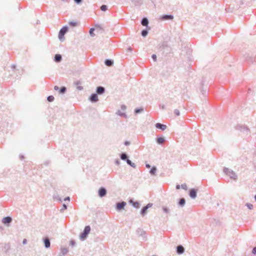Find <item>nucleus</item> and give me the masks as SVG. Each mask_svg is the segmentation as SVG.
<instances>
[{
    "label": "nucleus",
    "mask_w": 256,
    "mask_h": 256,
    "mask_svg": "<svg viewBox=\"0 0 256 256\" xmlns=\"http://www.w3.org/2000/svg\"><path fill=\"white\" fill-rule=\"evenodd\" d=\"M160 19L162 20H172L174 19V16L172 14H164L160 16Z\"/></svg>",
    "instance_id": "7"
},
{
    "label": "nucleus",
    "mask_w": 256,
    "mask_h": 256,
    "mask_svg": "<svg viewBox=\"0 0 256 256\" xmlns=\"http://www.w3.org/2000/svg\"><path fill=\"white\" fill-rule=\"evenodd\" d=\"M108 9V6L106 5L103 4L100 6V10L102 11H106Z\"/></svg>",
    "instance_id": "34"
},
{
    "label": "nucleus",
    "mask_w": 256,
    "mask_h": 256,
    "mask_svg": "<svg viewBox=\"0 0 256 256\" xmlns=\"http://www.w3.org/2000/svg\"><path fill=\"white\" fill-rule=\"evenodd\" d=\"M186 204V200L184 198H181L178 202V204L180 207H183Z\"/></svg>",
    "instance_id": "22"
},
{
    "label": "nucleus",
    "mask_w": 256,
    "mask_h": 256,
    "mask_svg": "<svg viewBox=\"0 0 256 256\" xmlns=\"http://www.w3.org/2000/svg\"><path fill=\"white\" fill-rule=\"evenodd\" d=\"M94 28H91L90 30V34L91 36H94Z\"/></svg>",
    "instance_id": "38"
},
{
    "label": "nucleus",
    "mask_w": 256,
    "mask_h": 256,
    "mask_svg": "<svg viewBox=\"0 0 256 256\" xmlns=\"http://www.w3.org/2000/svg\"><path fill=\"white\" fill-rule=\"evenodd\" d=\"M64 201H66V200H68V201L70 202V198L69 196H67V197H66V198L64 199Z\"/></svg>",
    "instance_id": "47"
},
{
    "label": "nucleus",
    "mask_w": 256,
    "mask_h": 256,
    "mask_svg": "<svg viewBox=\"0 0 256 256\" xmlns=\"http://www.w3.org/2000/svg\"><path fill=\"white\" fill-rule=\"evenodd\" d=\"M130 144V142L128 141H126V142H124V144H125L126 146H128V145H129Z\"/></svg>",
    "instance_id": "50"
},
{
    "label": "nucleus",
    "mask_w": 256,
    "mask_h": 256,
    "mask_svg": "<svg viewBox=\"0 0 256 256\" xmlns=\"http://www.w3.org/2000/svg\"><path fill=\"white\" fill-rule=\"evenodd\" d=\"M146 166L148 168H150V166L149 164H146Z\"/></svg>",
    "instance_id": "55"
},
{
    "label": "nucleus",
    "mask_w": 256,
    "mask_h": 256,
    "mask_svg": "<svg viewBox=\"0 0 256 256\" xmlns=\"http://www.w3.org/2000/svg\"><path fill=\"white\" fill-rule=\"evenodd\" d=\"M26 243H27V240H26V239L24 238V239L23 240V241H22V244H26Z\"/></svg>",
    "instance_id": "49"
},
{
    "label": "nucleus",
    "mask_w": 256,
    "mask_h": 256,
    "mask_svg": "<svg viewBox=\"0 0 256 256\" xmlns=\"http://www.w3.org/2000/svg\"><path fill=\"white\" fill-rule=\"evenodd\" d=\"M54 90H59V87L58 86H54Z\"/></svg>",
    "instance_id": "48"
},
{
    "label": "nucleus",
    "mask_w": 256,
    "mask_h": 256,
    "mask_svg": "<svg viewBox=\"0 0 256 256\" xmlns=\"http://www.w3.org/2000/svg\"><path fill=\"white\" fill-rule=\"evenodd\" d=\"M77 88L80 90H83V87L82 86H78Z\"/></svg>",
    "instance_id": "46"
},
{
    "label": "nucleus",
    "mask_w": 256,
    "mask_h": 256,
    "mask_svg": "<svg viewBox=\"0 0 256 256\" xmlns=\"http://www.w3.org/2000/svg\"><path fill=\"white\" fill-rule=\"evenodd\" d=\"M76 244V242L74 240H70V245L72 246H74Z\"/></svg>",
    "instance_id": "41"
},
{
    "label": "nucleus",
    "mask_w": 256,
    "mask_h": 256,
    "mask_svg": "<svg viewBox=\"0 0 256 256\" xmlns=\"http://www.w3.org/2000/svg\"><path fill=\"white\" fill-rule=\"evenodd\" d=\"M54 96H48V98H47V100L49 102H52L54 100Z\"/></svg>",
    "instance_id": "31"
},
{
    "label": "nucleus",
    "mask_w": 256,
    "mask_h": 256,
    "mask_svg": "<svg viewBox=\"0 0 256 256\" xmlns=\"http://www.w3.org/2000/svg\"><path fill=\"white\" fill-rule=\"evenodd\" d=\"M126 163L128 164L130 166L134 168H136V165L134 163L132 162L129 159H128L126 160Z\"/></svg>",
    "instance_id": "25"
},
{
    "label": "nucleus",
    "mask_w": 256,
    "mask_h": 256,
    "mask_svg": "<svg viewBox=\"0 0 256 256\" xmlns=\"http://www.w3.org/2000/svg\"><path fill=\"white\" fill-rule=\"evenodd\" d=\"M74 1L76 4H79L82 2V0H74Z\"/></svg>",
    "instance_id": "45"
},
{
    "label": "nucleus",
    "mask_w": 256,
    "mask_h": 256,
    "mask_svg": "<svg viewBox=\"0 0 256 256\" xmlns=\"http://www.w3.org/2000/svg\"><path fill=\"white\" fill-rule=\"evenodd\" d=\"M224 172L228 176L230 177V178L234 180L237 179V175L232 170L228 168H224Z\"/></svg>",
    "instance_id": "2"
},
{
    "label": "nucleus",
    "mask_w": 256,
    "mask_h": 256,
    "mask_svg": "<svg viewBox=\"0 0 256 256\" xmlns=\"http://www.w3.org/2000/svg\"><path fill=\"white\" fill-rule=\"evenodd\" d=\"M68 30V27L66 26H64L60 29L58 33V38L60 40H62V39L64 38V35L66 34Z\"/></svg>",
    "instance_id": "4"
},
{
    "label": "nucleus",
    "mask_w": 256,
    "mask_h": 256,
    "mask_svg": "<svg viewBox=\"0 0 256 256\" xmlns=\"http://www.w3.org/2000/svg\"><path fill=\"white\" fill-rule=\"evenodd\" d=\"M53 198H54V199H56V200H58L59 201L62 202L61 198L58 195H57V194L56 195H54L53 196Z\"/></svg>",
    "instance_id": "36"
},
{
    "label": "nucleus",
    "mask_w": 256,
    "mask_h": 256,
    "mask_svg": "<svg viewBox=\"0 0 256 256\" xmlns=\"http://www.w3.org/2000/svg\"><path fill=\"white\" fill-rule=\"evenodd\" d=\"M66 88L65 86H62L59 90V93L60 94H64L66 92Z\"/></svg>",
    "instance_id": "28"
},
{
    "label": "nucleus",
    "mask_w": 256,
    "mask_h": 256,
    "mask_svg": "<svg viewBox=\"0 0 256 256\" xmlns=\"http://www.w3.org/2000/svg\"><path fill=\"white\" fill-rule=\"evenodd\" d=\"M121 109L123 110H125L126 108V106L124 104H122L121 106Z\"/></svg>",
    "instance_id": "43"
},
{
    "label": "nucleus",
    "mask_w": 256,
    "mask_h": 256,
    "mask_svg": "<svg viewBox=\"0 0 256 256\" xmlns=\"http://www.w3.org/2000/svg\"><path fill=\"white\" fill-rule=\"evenodd\" d=\"M236 129L242 132L246 136L248 135L250 133V129L244 125L238 124L236 126Z\"/></svg>",
    "instance_id": "1"
},
{
    "label": "nucleus",
    "mask_w": 256,
    "mask_h": 256,
    "mask_svg": "<svg viewBox=\"0 0 256 256\" xmlns=\"http://www.w3.org/2000/svg\"><path fill=\"white\" fill-rule=\"evenodd\" d=\"M181 188L184 190H187L188 189L187 186L186 184H182L181 185Z\"/></svg>",
    "instance_id": "40"
},
{
    "label": "nucleus",
    "mask_w": 256,
    "mask_h": 256,
    "mask_svg": "<svg viewBox=\"0 0 256 256\" xmlns=\"http://www.w3.org/2000/svg\"><path fill=\"white\" fill-rule=\"evenodd\" d=\"M89 100L92 102H97L98 100V94H92L90 95Z\"/></svg>",
    "instance_id": "10"
},
{
    "label": "nucleus",
    "mask_w": 256,
    "mask_h": 256,
    "mask_svg": "<svg viewBox=\"0 0 256 256\" xmlns=\"http://www.w3.org/2000/svg\"><path fill=\"white\" fill-rule=\"evenodd\" d=\"M141 24L143 26H146L148 27V19L147 18H142V20H141Z\"/></svg>",
    "instance_id": "18"
},
{
    "label": "nucleus",
    "mask_w": 256,
    "mask_h": 256,
    "mask_svg": "<svg viewBox=\"0 0 256 256\" xmlns=\"http://www.w3.org/2000/svg\"><path fill=\"white\" fill-rule=\"evenodd\" d=\"M162 210H163L164 212H165V213H166V214H168L170 212L169 209L168 208L166 207H163L162 208Z\"/></svg>",
    "instance_id": "37"
},
{
    "label": "nucleus",
    "mask_w": 256,
    "mask_h": 256,
    "mask_svg": "<svg viewBox=\"0 0 256 256\" xmlns=\"http://www.w3.org/2000/svg\"><path fill=\"white\" fill-rule=\"evenodd\" d=\"M144 111V108H136L134 110V112L135 114H139L140 112H142Z\"/></svg>",
    "instance_id": "30"
},
{
    "label": "nucleus",
    "mask_w": 256,
    "mask_h": 256,
    "mask_svg": "<svg viewBox=\"0 0 256 256\" xmlns=\"http://www.w3.org/2000/svg\"><path fill=\"white\" fill-rule=\"evenodd\" d=\"M197 191L194 188H192L190 190L189 195L192 198H195L196 197Z\"/></svg>",
    "instance_id": "13"
},
{
    "label": "nucleus",
    "mask_w": 256,
    "mask_h": 256,
    "mask_svg": "<svg viewBox=\"0 0 256 256\" xmlns=\"http://www.w3.org/2000/svg\"><path fill=\"white\" fill-rule=\"evenodd\" d=\"M136 234L138 236L142 237L143 240H145L146 237V232L141 228H138L136 230Z\"/></svg>",
    "instance_id": "5"
},
{
    "label": "nucleus",
    "mask_w": 256,
    "mask_h": 256,
    "mask_svg": "<svg viewBox=\"0 0 256 256\" xmlns=\"http://www.w3.org/2000/svg\"><path fill=\"white\" fill-rule=\"evenodd\" d=\"M80 84V82H76V84Z\"/></svg>",
    "instance_id": "59"
},
{
    "label": "nucleus",
    "mask_w": 256,
    "mask_h": 256,
    "mask_svg": "<svg viewBox=\"0 0 256 256\" xmlns=\"http://www.w3.org/2000/svg\"><path fill=\"white\" fill-rule=\"evenodd\" d=\"M62 56L60 54H56L54 56V60L56 62H59L62 60Z\"/></svg>",
    "instance_id": "21"
},
{
    "label": "nucleus",
    "mask_w": 256,
    "mask_h": 256,
    "mask_svg": "<svg viewBox=\"0 0 256 256\" xmlns=\"http://www.w3.org/2000/svg\"><path fill=\"white\" fill-rule=\"evenodd\" d=\"M246 206L249 210H252L254 208L253 205L250 203H246Z\"/></svg>",
    "instance_id": "32"
},
{
    "label": "nucleus",
    "mask_w": 256,
    "mask_h": 256,
    "mask_svg": "<svg viewBox=\"0 0 256 256\" xmlns=\"http://www.w3.org/2000/svg\"><path fill=\"white\" fill-rule=\"evenodd\" d=\"M98 196L102 198L106 194V190L104 188L101 187L98 190Z\"/></svg>",
    "instance_id": "8"
},
{
    "label": "nucleus",
    "mask_w": 256,
    "mask_h": 256,
    "mask_svg": "<svg viewBox=\"0 0 256 256\" xmlns=\"http://www.w3.org/2000/svg\"><path fill=\"white\" fill-rule=\"evenodd\" d=\"M44 246L46 248H48L50 246V242L48 238H46L44 240Z\"/></svg>",
    "instance_id": "16"
},
{
    "label": "nucleus",
    "mask_w": 256,
    "mask_h": 256,
    "mask_svg": "<svg viewBox=\"0 0 256 256\" xmlns=\"http://www.w3.org/2000/svg\"><path fill=\"white\" fill-rule=\"evenodd\" d=\"M160 107L162 110L165 108V106L164 105L160 106Z\"/></svg>",
    "instance_id": "54"
},
{
    "label": "nucleus",
    "mask_w": 256,
    "mask_h": 256,
    "mask_svg": "<svg viewBox=\"0 0 256 256\" xmlns=\"http://www.w3.org/2000/svg\"><path fill=\"white\" fill-rule=\"evenodd\" d=\"M12 218L10 216H6L2 218V222L5 224H8L12 222Z\"/></svg>",
    "instance_id": "12"
},
{
    "label": "nucleus",
    "mask_w": 256,
    "mask_h": 256,
    "mask_svg": "<svg viewBox=\"0 0 256 256\" xmlns=\"http://www.w3.org/2000/svg\"><path fill=\"white\" fill-rule=\"evenodd\" d=\"M20 158L21 160H22L24 158V156H20Z\"/></svg>",
    "instance_id": "56"
},
{
    "label": "nucleus",
    "mask_w": 256,
    "mask_h": 256,
    "mask_svg": "<svg viewBox=\"0 0 256 256\" xmlns=\"http://www.w3.org/2000/svg\"><path fill=\"white\" fill-rule=\"evenodd\" d=\"M174 113L177 116H178L180 114V112L179 110L178 109H175L174 110Z\"/></svg>",
    "instance_id": "39"
},
{
    "label": "nucleus",
    "mask_w": 256,
    "mask_h": 256,
    "mask_svg": "<svg viewBox=\"0 0 256 256\" xmlns=\"http://www.w3.org/2000/svg\"><path fill=\"white\" fill-rule=\"evenodd\" d=\"M248 62H252V58H250L248 60Z\"/></svg>",
    "instance_id": "51"
},
{
    "label": "nucleus",
    "mask_w": 256,
    "mask_h": 256,
    "mask_svg": "<svg viewBox=\"0 0 256 256\" xmlns=\"http://www.w3.org/2000/svg\"><path fill=\"white\" fill-rule=\"evenodd\" d=\"M128 50H130V51H132V48H128Z\"/></svg>",
    "instance_id": "58"
},
{
    "label": "nucleus",
    "mask_w": 256,
    "mask_h": 256,
    "mask_svg": "<svg viewBox=\"0 0 256 256\" xmlns=\"http://www.w3.org/2000/svg\"><path fill=\"white\" fill-rule=\"evenodd\" d=\"M126 204L125 202H118L116 204V208L118 210H122L124 208Z\"/></svg>",
    "instance_id": "9"
},
{
    "label": "nucleus",
    "mask_w": 256,
    "mask_h": 256,
    "mask_svg": "<svg viewBox=\"0 0 256 256\" xmlns=\"http://www.w3.org/2000/svg\"><path fill=\"white\" fill-rule=\"evenodd\" d=\"M156 127L162 130H164L167 128L166 124H162L160 123H156Z\"/></svg>",
    "instance_id": "15"
},
{
    "label": "nucleus",
    "mask_w": 256,
    "mask_h": 256,
    "mask_svg": "<svg viewBox=\"0 0 256 256\" xmlns=\"http://www.w3.org/2000/svg\"><path fill=\"white\" fill-rule=\"evenodd\" d=\"M90 231V227L89 226H86L84 230L80 234V238L81 240H84L88 236V235Z\"/></svg>",
    "instance_id": "3"
},
{
    "label": "nucleus",
    "mask_w": 256,
    "mask_h": 256,
    "mask_svg": "<svg viewBox=\"0 0 256 256\" xmlns=\"http://www.w3.org/2000/svg\"><path fill=\"white\" fill-rule=\"evenodd\" d=\"M68 24L70 26H76L77 24V22H68Z\"/></svg>",
    "instance_id": "35"
},
{
    "label": "nucleus",
    "mask_w": 256,
    "mask_h": 256,
    "mask_svg": "<svg viewBox=\"0 0 256 256\" xmlns=\"http://www.w3.org/2000/svg\"><path fill=\"white\" fill-rule=\"evenodd\" d=\"M130 202L132 204V206L136 208H138L140 207V204L138 202H134L132 200H130Z\"/></svg>",
    "instance_id": "17"
},
{
    "label": "nucleus",
    "mask_w": 256,
    "mask_h": 256,
    "mask_svg": "<svg viewBox=\"0 0 256 256\" xmlns=\"http://www.w3.org/2000/svg\"><path fill=\"white\" fill-rule=\"evenodd\" d=\"M184 252V248L182 245H179L176 246V252L178 254H182Z\"/></svg>",
    "instance_id": "14"
},
{
    "label": "nucleus",
    "mask_w": 256,
    "mask_h": 256,
    "mask_svg": "<svg viewBox=\"0 0 256 256\" xmlns=\"http://www.w3.org/2000/svg\"><path fill=\"white\" fill-rule=\"evenodd\" d=\"M67 208H68V206H67L66 204H64L62 205V209H60V212H64V210L67 209Z\"/></svg>",
    "instance_id": "33"
},
{
    "label": "nucleus",
    "mask_w": 256,
    "mask_h": 256,
    "mask_svg": "<svg viewBox=\"0 0 256 256\" xmlns=\"http://www.w3.org/2000/svg\"><path fill=\"white\" fill-rule=\"evenodd\" d=\"M120 158L123 160H126L128 159V156L126 153H122L120 155Z\"/></svg>",
    "instance_id": "23"
},
{
    "label": "nucleus",
    "mask_w": 256,
    "mask_h": 256,
    "mask_svg": "<svg viewBox=\"0 0 256 256\" xmlns=\"http://www.w3.org/2000/svg\"><path fill=\"white\" fill-rule=\"evenodd\" d=\"M180 187H181V186H180V185H179V184H177V185L176 186V188L177 190L180 189Z\"/></svg>",
    "instance_id": "53"
},
{
    "label": "nucleus",
    "mask_w": 256,
    "mask_h": 256,
    "mask_svg": "<svg viewBox=\"0 0 256 256\" xmlns=\"http://www.w3.org/2000/svg\"><path fill=\"white\" fill-rule=\"evenodd\" d=\"M15 67H16V66H15L14 64H12V68H15Z\"/></svg>",
    "instance_id": "57"
},
{
    "label": "nucleus",
    "mask_w": 256,
    "mask_h": 256,
    "mask_svg": "<svg viewBox=\"0 0 256 256\" xmlns=\"http://www.w3.org/2000/svg\"><path fill=\"white\" fill-rule=\"evenodd\" d=\"M105 92V88L102 86L96 88V92L97 94H102Z\"/></svg>",
    "instance_id": "11"
},
{
    "label": "nucleus",
    "mask_w": 256,
    "mask_h": 256,
    "mask_svg": "<svg viewBox=\"0 0 256 256\" xmlns=\"http://www.w3.org/2000/svg\"><path fill=\"white\" fill-rule=\"evenodd\" d=\"M104 64L106 66H110L113 65L114 61L110 59H106L104 61Z\"/></svg>",
    "instance_id": "20"
},
{
    "label": "nucleus",
    "mask_w": 256,
    "mask_h": 256,
    "mask_svg": "<svg viewBox=\"0 0 256 256\" xmlns=\"http://www.w3.org/2000/svg\"><path fill=\"white\" fill-rule=\"evenodd\" d=\"M152 58L154 62L156 60V54H153L152 56Z\"/></svg>",
    "instance_id": "42"
},
{
    "label": "nucleus",
    "mask_w": 256,
    "mask_h": 256,
    "mask_svg": "<svg viewBox=\"0 0 256 256\" xmlns=\"http://www.w3.org/2000/svg\"><path fill=\"white\" fill-rule=\"evenodd\" d=\"M116 114L120 116L127 118V115L124 112H122L120 110L117 111Z\"/></svg>",
    "instance_id": "24"
},
{
    "label": "nucleus",
    "mask_w": 256,
    "mask_h": 256,
    "mask_svg": "<svg viewBox=\"0 0 256 256\" xmlns=\"http://www.w3.org/2000/svg\"><path fill=\"white\" fill-rule=\"evenodd\" d=\"M166 140L164 138L160 137L156 138V142L158 144H163L165 142Z\"/></svg>",
    "instance_id": "19"
},
{
    "label": "nucleus",
    "mask_w": 256,
    "mask_h": 256,
    "mask_svg": "<svg viewBox=\"0 0 256 256\" xmlns=\"http://www.w3.org/2000/svg\"><path fill=\"white\" fill-rule=\"evenodd\" d=\"M252 254L254 255L256 254V247L253 248L252 250Z\"/></svg>",
    "instance_id": "44"
},
{
    "label": "nucleus",
    "mask_w": 256,
    "mask_h": 256,
    "mask_svg": "<svg viewBox=\"0 0 256 256\" xmlns=\"http://www.w3.org/2000/svg\"><path fill=\"white\" fill-rule=\"evenodd\" d=\"M254 199H255V200L256 201V195L254 196Z\"/></svg>",
    "instance_id": "60"
},
{
    "label": "nucleus",
    "mask_w": 256,
    "mask_h": 256,
    "mask_svg": "<svg viewBox=\"0 0 256 256\" xmlns=\"http://www.w3.org/2000/svg\"><path fill=\"white\" fill-rule=\"evenodd\" d=\"M152 206V203H148L146 206L143 207L140 210V214L144 216L147 213V210L148 208Z\"/></svg>",
    "instance_id": "6"
},
{
    "label": "nucleus",
    "mask_w": 256,
    "mask_h": 256,
    "mask_svg": "<svg viewBox=\"0 0 256 256\" xmlns=\"http://www.w3.org/2000/svg\"><path fill=\"white\" fill-rule=\"evenodd\" d=\"M148 34V31L146 30H143L141 32V34L142 36L145 37Z\"/></svg>",
    "instance_id": "29"
},
{
    "label": "nucleus",
    "mask_w": 256,
    "mask_h": 256,
    "mask_svg": "<svg viewBox=\"0 0 256 256\" xmlns=\"http://www.w3.org/2000/svg\"><path fill=\"white\" fill-rule=\"evenodd\" d=\"M60 251H61V253L63 255H65L68 252V248H60Z\"/></svg>",
    "instance_id": "26"
},
{
    "label": "nucleus",
    "mask_w": 256,
    "mask_h": 256,
    "mask_svg": "<svg viewBox=\"0 0 256 256\" xmlns=\"http://www.w3.org/2000/svg\"><path fill=\"white\" fill-rule=\"evenodd\" d=\"M156 172V166H152L150 171V172L152 175H155Z\"/></svg>",
    "instance_id": "27"
},
{
    "label": "nucleus",
    "mask_w": 256,
    "mask_h": 256,
    "mask_svg": "<svg viewBox=\"0 0 256 256\" xmlns=\"http://www.w3.org/2000/svg\"><path fill=\"white\" fill-rule=\"evenodd\" d=\"M120 164V161L119 160H116V164L118 165V164Z\"/></svg>",
    "instance_id": "52"
}]
</instances>
